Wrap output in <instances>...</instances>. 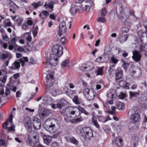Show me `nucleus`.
Returning <instances> with one entry per match:
<instances>
[{"label": "nucleus", "instance_id": "1", "mask_svg": "<svg viewBox=\"0 0 147 147\" xmlns=\"http://www.w3.org/2000/svg\"><path fill=\"white\" fill-rule=\"evenodd\" d=\"M65 115L68 118H72V116L75 115L76 117L80 116V112L77 107H69L66 109Z\"/></svg>", "mask_w": 147, "mask_h": 147}, {"label": "nucleus", "instance_id": "2", "mask_svg": "<svg viewBox=\"0 0 147 147\" xmlns=\"http://www.w3.org/2000/svg\"><path fill=\"white\" fill-rule=\"evenodd\" d=\"M80 133L84 138L90 139L93 136L92 130L88 127L81 128L80 130Z\"/></svg>", "mask_w": 147, "mask_h": 147}, {"label": "nucleus", "instance_id": "3", "mask_svg": "<svg viewBox=\"0 0 147 147\" xmlns=\"http://www.w3.org/2000/svg\"><path fill=\"white\" fill-rule=\"evenodd\" d=\"M63 48L59 45H56L54 46L52 48V53L51 55H53L54 56L59 57L63 54Z\"/></svg>", "mask_w": 147, "mask_h": 147}, {"label": "nucleus", "instance_id": "4", "mask_svg": "<svg viewBox=\"0 0 147 147\" xmlns=\"http://www.w3.org/2000/svg\"><path fill=\"white\" fill-rule=\"evenodd\" d=\"M55 121L57 122L56 124L52 122L49 125H47L45 124L44 125V128L45 130L50 133L55 132L57 129L56 126H59L57 122L58 121L56 120H55Z\"/></svg>", "mask_w": 147, "mask_h": 147}, {"label": "nucleus", "instance_id": "5", "mask_svg": "<svg viewBox=\"0 0 147 147\" xmlns=\"http://www.w3.org/2000/svg\"><path fill=\"white\" fill-rule=\"evenodd\" d=\"M83 92L84 96L89 100H93L95 97V93L93 91L90 92V89L88 88L85 89Z\"/></svg>", "mask_w": 147, "mask_h": 147}, {"label": "nucleus", "instance_id": "6", "mask_svg": "<svg viewBox=\"0 0 147 147\" xmlns=\"http://www.w3.org/2000/svg\"><path fill=\"white\" fill-rule=\"evenodd\" d=\"M92 1L91 0H84L81 4V9L88 11L91 7V4Z\"/></svg>", "mask_w": 147, "mask_h": 147}, {"label": "nucleus", "instance_id": "7", "mask_svg": "<svg viewBox=\"0 0 147 147\" xmlns=\"http://www.w3.org/2000/svg\"><path fill=\"white\" fill-rule=\"evenodd\" d=\"M59 28V30L58 33L59 36L63 35L64 36L67 35L66 24L65 21H63L60 23Z\"/></svg>", "mask_w": 147, "mask_h": 147}, {"label": "nucleus", "instance_id": "8", "mask_svg": "<svg viewBox=\"0 0 147 147\" xmlns=\"http://www.w3.org/2000/svg\"><path fill=\"white\" fill-rule=\"evenodd\" d=\"M58 57L53 55H51L49 60H48L46 62V65H48L50 64L52 65L55 66L58 63Z\"/></svg>", "mask_w": 147, "mask_h": 147}, {"label": "nucleus", "instance_id": "9", "mask_svg": "<svg viewBox=\"0 0 147 147\" xmlns=\"http://www.w3.org/2000/svg\"><path fill=\"white\" fill-rule=\"evenodd\" d=\"M33 132V131L29 132L28 135L25 138L26 144L32 147L35 145V144L33 142L32 140V135Z\"/></svg>", "mask_w": 147, "mask_h": 147}, {"label": "nucleus", "instance_id": "10", "mask_svg": "<svg viewBox=\"0 0 147 147\" xmlns=\"http://www.w3.org/2000/svg\"><path fill=\"white\" fill-rule=\"evenodd\" d=\"M130 119L131 122L133 123H135L139 121L140 117L138 113H135L130 115Z\"/></svg>", "mask_w": 147, "mask_h": 147}, {"label": "nucleus", "instance_id": "11", "mask_svg": "<svg viewBox=\"0 0 147 147\" xmlns=\"http://www.w3.org/2000/svg\"><path fill=\"white\" fill-rule=\"evenodd\" d=\"M133 54L132 58L133 60L136 62H138L140 60L142 55L140 51L135 50L133 51Z\"/></svg>", "mask_w": 147, "mask_h": 147}, {"label": "nucleus", "instance_id": "12", "mask_svg": "<svg viewBox=\"0 0 147 147\" xmlns=\"http://www.w3.org/2000/svg\"><path fill=\"white\" fill-rule=\"evenodd\" d=\"M109 60L108 55L106 53H104L101 56L97 58L96 61L98 63H104Z\"/></svg>", "mask_w": 147, "mask_h": 147}, {"label": "nucleus", "instance_id": "13", "mask_svg": "<svg viewBox=\"0 0 147 147\" xmlns=\"http://www.w3.org/2000/svg\"><path fill=\"white\" fill-rule=\"evenodd\" d=\"M33 124L35 129H38L41 127V123L40 121L37 118H35L33 120Z\"/></svg>", "mask_w": 147, "mask_h": 147}, {"label": "nucleus", "instance_id": "14", "mask_svg": "<svg viewBox=\"0 0 147 147\" xmlns=\"http://www.w3.org/2000/svg\"><path fill=\"white\" fill-rule=\"evenodd\" d=\"M24 123L25 127L28 130L31 128V121L29 117H26L24 118Z\"/></svg>", "mask_w": 147, "mask_h": 147}, {"label": "nucleus", "instance_id": "15", "mask_svg": "<svg viewBox=\"0 0 147 147\" xmlns=\"http://www.w3.org/2000/svg\"><path fill=\"white\" fill-rule=\"evenodd\" d=\"M18 60L14 61L11 65V66L9 67V70H16L19 69L20 67V62Z\"/></svg>", "mask_w": 147, "mask_h": 147}, {"label": "nucleus", "instance_id": "16", "mask_svg": "<svg viewBox=\"0 0 147 147\" xmlns=\"http://www.w3.org/2000/svg\"><path fill=\"white\" fill-rule=\"evenodd\" d=\"M42 98L43 100V103L46 105H51L52 103L51 102L52 98L49 97L46 94H44L42 96Z\"/></svg>", "mask_w": 147, "mask_h": 147}, {"label": "nucleus", "instance_id": "17", "mask_svg": "<svg viewBox=\"0 0 147 147\" xmlns=\"http://www.w3.org/2000/svg\"><path fill=\"white\" fill-rule=\"evenodd\" d=\"M94 67V65L91 62L88 63L84 67L82 66L80 67V69L82 70L88 71L92 69Z\"/></svg>", "mask_w": 147, "mask_h": 147}, {"label": "nucleus", "instance_id": "18", "mask_svg": "<svg viewBox=\"0 0 147 147\" xmlns=\"http://www.w3.org/2000/svg\"><path fill=\"white\" fill-rule=\"evenodd\" d=\"M9 7L10 11H12L13 13H15L16 11L19 8V7L12 1H11L9 3Z\"/></svg>", "mask_w": 147, "mask_h": 147}, {"label": "nucleus", "instance_id": "19", "mask_svg": "<svg viewBox=\"0 0 147 147\" xmlns=\"http://www.w3.org/2000/svg\"><path fill=\"white\" fill-rule=\"evenodd\" d=\"M115 79L118 80L122 78L123 75V72L121 68H118L116 70Z\"/></svg>", "mask_w": 147, "mask_h": 147}, {"label": "nucleus", "instance_id": "20", "mask_svg": "<svg viewBox=\"0 0 147 147\" xmlns=\"http://www.w3.org/2000/svg\"><path fill=\"white\" fill-rule=\"evenodd\" d=\"M53 75L52 74H48L46 77L47 80V85H49V86H51L52 84V80H53Z\"/></svg>", "mask_w": 147, "mask_h": 147}, {"label": "nucleus", "instance_id": "21", "mask_svg": "<svg viewBox=\"0 0 147 147\" xmlns=\"http://www.w3.org/2000/svg\"><path fill=\"white\" fill-rule=\"evenodd\" d=\"M80 7L78 5H72L69 10V12L72 15L75 14L76 12L79 9Z\"/></svg>", "mask_w": 147, "mask_h": 147}, {"label": "nucleus", "instance_id": "22", "mask_svg": "<svg viewBox=\"0 0 147 147\" xmlns=\"http://www.w3.org/2000/svg\"><path fill=\"white\" fill-rule=\"evenodd\" d=\"M43 139L44 142L47 145H49L52 140L50 136L46 135L43 136Z\"/></svg>", "mask_w": 147, "mask_h": 147}, {"label": "nucleus", "instance_id": "23", "mask_svg": "<svg viewBox=\"0 0 147 147\" xmlns=\"http://www.w3.org/2000/svg\"><path fill=\"white\" fill-rule=\"evenodd\" d=\"M61 90L60 89H57V90L52 89L51 91V94L54 96L61 94Z\"/></svg>", "mask_w": 147, "mask_h": 147}, {"label": "nucleus", "instance_id": "24", "mask_svg": "<svg viewBox=\"0 0 147 147\" xmlns=\"http://www.w3.org/2000/svg\"><path fill=\"white\" fill-rule=\"evenodd\" d=\"M115 144L118 147H121L123 145L122 140L119 137L116 138L115 140Z\"/></svg>", "mask_w": 147, "mask_h": 147}, {"label": "nucleus", "instance_id": "25", "mask_svg": "<svg viewBox=\"0 0 147 147\" xmlns=\"http://www.w3.org/2000/svg\"><path fill=\"white\" fill-rule=\"evenodd\" d=\"M128 34H125L123 35H119V38L120 42L123 43L125 42L128 37Z\"/></svg>", "mask_w": 147, "mask_h": 147}, {"label": "nucleus", "instance_id": "26", "mask_svg": "<svg viewBox=\"0 0 147 147\" xmlns=\"http://www.w3.org/2000/svg\"><path fill=\"white\" fill-rule=\"evenodd\" d=\"M129 98L130 99H132L133 97H137L139 95L140 92H135L131 91L129 92Z\"/></svg>", "mask_w": 147, "mask_h": 147}, {"label": "nucleus", "instance_id": "27", "mask_svg": "<svg viewBox=\"0 0 147 147\" xmlns=\"http://www.w3.org/2000/svg\"><path fill=\"white\" fill-rule=\"evenodd\" d=\"M117 108L119 110H124L125 109V107L123 102H118L116 104Z\"/></svg>", "mask_w": 147, "mask_h": 147}, {"label": "nucleus", "instance_id": "28", "mask_svg": "<svg viewBox=\"0 0 147 147\" xmlns=\"http://www.w3.org/2000/svg\"><path fill=\"white\" fill-rule=\"evenodd\" d=\"M18 61L21 63L22 66H23L25 64L24 61L25 62H27L28 60L27 57H23L22 58L20 59Z\"/></svg>", "mask_w": 147, "mask_h": 147}, {"label": "nucleus", "instance_id": "29", "mask_svg": "<svg viewBox=\"0 0 147 147\" xmlns=\"http://www.w3.org/2000/svg\"><path fill=\"white\" fill-rule=\"evenodd\" d=\"M83 120V118L82 117H80L76 118V119H71V122L72 123H76L82 121Z\"/></svg>", "mask_w": 147, "mask_h": 147}, {"label": "nucleus", "instance_id": "30", "mask_svg": "<svg viewBox=\"0 0 147 147\" xmlns=\"http://www.w3.org/2000/svg\"><path fill=\"white\" fill-rule=\"evenodd\" d=\"M66 93L67 95L71 98H72L74 95V91L70 89H68L67 91H66Z\"/></svg>", "mask_w": 147, "mask_h": 147}, {"label": "nucleus", "instance_id": "31", "mask_svg": "<svg viewBox=\"0 0 147 147\" xmlns=\"http://www.w3.org/2000/svg\"><path fill=\"white\" fill-rule=\"evenodd\" d=\"M69 142L75 145H78V141L74 137L69 138Z\"/></svg>", "mask_w": 147, "mask_h": 147}, {"label": "nucleus", "instance_id": "32", "mask_svg": "<svg viewBox=\"0 0 147 147\" xmlns=\"http://www.w3.org/2000/svg\"><path fill=\"white\" fill-rule=\"evenodd\" d=\"M78 109L79 110V112H80V115L81 112L82 113H84L86 115H88V113L87 112L84 108L80 107H78Z\"/></svg>", "mask_w": 147, "mask_h": 147}, {"label": "nucleus", "instance_id": "33", "mask_svg": "<svg viewBox=\"0 0 147 147\" xmlns=\"http://www.w3.org/2000/svg\"><path fill=\"white\" fill-rule=\"evenodd\" d=\"M92 121L94 125L97 128H99V125L97 120L95 119L94 117H93L92 118Z\"/></svg>", "mask_w": 147, "mask_h": 147}, {"label": "nucleus", "instance_id": "34", "mask_svg": "<svg viewBox=\"0 0 147 147\" xmlns=\"http://www.w3.org/2000/svg\"><path fill=\"white\" fill-rule=\"evenodd\" d=\"M129 28L127 27H124L122 28L121 29V32L122 34L126 33L129 31Z\"/></svg>", "mask_w": 147, "mask_h": 147}, {"label": "nucleus", "instance_id": "35", "mask_svg": "<svg viewBox=\"0 0 147 147\" xmlns=\"http://www.w3.org/2000/svg\"><path fill=\"white\" fill-rule=\"evenodd\" d=\"M121 14L122 15V16H121L120 17V18L121 19H122L123 21H125V25H127V24H126V20H127V19L128 16L127 15L126 16V15H125V14L122 15V14Z\"/></svg>", "mask_w": 147, "mask_h": 147}, {"label": "nucleus", "instance_id": "36", "mask_svg": "<svg viewBox=\"0 0 147 147\" xmlns=\"http://www.w3.org/2000/svg\"><path fill=\"white\" fill-rule=\"evenodd\" d=\"M14 48L19 52H22L24 51L22 47L16 44L14 46Z\"/></svg>", "mask_w": 147, "mask_h": 147}, {"label": "nucleus", "instance_id": "37", "mask_svg": "<svg viewBox=\"0 0 147 147\" xmlns=\"http://www.w3.org/2000/svg\"><path fill=\"white\" fill-rule=\"evenodd\" d=\"M140 51L141 52H147V49H146V47L143 46L142 45H140Z\"/></svg>", "mask_w": 147, "mask_h": 147}, {"label": "nucleus", "instance_id": "38", "mask_svg": "<svg viewBox=\"0 0 147 147\" xmlns=\"http://www.w3.org/2000/svg\"><path fill=\"white\" fill-rule=\"evenodd\" d=\"M121 61L123 63V66L125 70H126L127 68L129 65V64L128 63L126 62L124 59H122Z\"/></svg>", "mask_w": 147, "mask_h": 147}, {"label": "nucleus", "instance_id": "39", "mask_svg": "<svg viewBox=\"0 0 147 147\" xmlns=\"http://www.w3.org/2000/svg\"><path fill=\"white\" fill-rule=\"evenodd\" d=\"M103 67H102L101 68H98L97 71V75H102L103 74Z\"/></svg>", "mask_w": 147, "mask_h": 147}, {"label": "nucleus", "instance_id": "40", "mask_svg": "<svg viewBox=\"0 0 147 147\" xmlns=\"http://www.w3.org/2000/svg\"><path fill=\"white\" fill-rule=\"evenodd\" d=\"M41 2L40 1L38 2V3L34 2L32 4V5L34 8L36 9L38 6L41 5Z\"/></svg>", "mask_w": 147, "mask_h": 147}, {"label": "nucleus", "instance_id": "41", "mask_svg": "<svg viewBox=\"0 0 147 147\" xmlns=\"http://www.w3.org/2000/svg\"><path fill=\"white\" fill-rule=\"evenodd\" d=\"M69 61L68 59H66L63 61L61 63V66L62 67H65L67 64L69 63Z\"/></svg>", "mask_w": 147, "mask_h": 147}, {"label": "nucleus", "instance_id": "42", "mask_svg": "<svg viewBox=\"0 0 147 147\" xmlns=\"http://www.w3.org/2000/svg\"><path fill=\"white\" fill-rule=\"evenodd\" d=\"M97 21L98 22L102 23H105L106 21L105 18L103 17L98 18L97 20Z\"/></svg>", "mask_w": 147, "mask_h": 147}, {"label": "nucleus", "instance_id": "43", "mask_svg": "<svg viewBox=\"0 0 147 147\" xmlns=\"http://www.w3.org/2000/svg\"><path fill=\"white\" fill-rule=\"evenodd\" d=\"M73 101L76 104H80L79 98L77 96H75L74 98L73 99Z\"/></svg>", "mask_w": 147, "mask_h": 147}, {"label": "nucleus", "instance_id": "44", "mask_svg": "<svg viewBox=\"0 0 147 147\" xmlns=\"http://www.w3.org/2000/svg\"><path fill=\"white\" fill-rule=\"evenodd\" d=\"M99 119L98 120L99 121H102L103 122L105 123L107 121H108L110 119V117L109 116L107 117V118L104 120V121H102V120H100V119H102L104 118V117L102 116H98Z\"/></svg>", "mask_w": 147, "mask_h": 147}, {"label": "nucleus", "instance_id": "45", "mask_svg": "<svg viewBox=\"0 0 147 147\" xmlns=\"http://www.w3.org/2000/svg\"><path fill=\"white\" fill-rule=\"evenodd\" d=\"M107 13L106 8L104 7L102 10L101 13V15L102 17H103L105 16Z\"/></svg>", "mask_w": 147, "mask_h": 147}, {"label": "nucleus", "instance_id": "46", "mask_svg": "<svg viewBox=\"0 0 147 147\" xmlns=\"http://www.w3.org/2000/svg\"><path fill=\"white\" fill-rule=\"evenodd\" d=\"M33 131V132L32 133V138L33 137L35 139H36L38 137V134L36 132H35L33 131Z\"/></svg>", "mask_w": 147, "mask_h": 147}, {"label": "nucleus", "instance_id": "47", "mask_svg": "<svg viewBox=\"0 0 147 147\" xmlns=\"http://www.w3.org/2000/svg\"><path fill=\"white\" fill-rule=\"evenodd\" d=\"M104 131L107 133H109L110 131V129L108 126H105L103 127Z\"/></svg>", "mask_w": 147, "mask_h": 147}, {"label": "nucleus", "instance_id": "48", "mask_svg": "<svg viewBox=\"0 0 147 147\" xmlns=\"http://www.w3.org/2000/svg\"><path fill=\"white\" fill-rule=\"evenodd\" d=\"M111 62L112 63H113L115 64H117L118 61V60H117V59L114 58V57H111Z\"/></svg>", "mask_w": 147, "mask_h": 147}, {"label": "nucleus", "instance_id": "49", "mask_svg": "<svg viewBox=\"0 0 147 147\" xmlns=\"http://www.w3.org/2000/svg\"><path fill=\"white\" fill-rule=\"evenodd\" d=\"M59 102L62 104L63 107L65 106V104L67 103V101L64 99H61Z\"/></svg>", "mask_w": 147, "mask_h": 147}, {"label": "nucleus", "instance_id": "50", "mask_svg": "<svg viewBox=\"0 0 147 147\" xmlns=\"http://www.w3.org/2000/svg\"><path fill=\"white\" fill-rule=\"evenodd\" d=\"M116 109V107L115 106H112L111 107L112 111H109V113L113 115Z\"/></svg>", "mask_w": 147, "mask_h": 147}, {"label": "nucleus", "instance_id": "51", "mask_svg": "<svg viewBox=\"0 0 147 147\" xmlns=\"http://www.w3.org/2000/svg\"><path fill=\"white\" fill-rule=\"evenodd\" d=\"M51 147H58V143L56 142H53L51 144Z\"/></svg>", "mask_w": 147, "mask_h": 147}, {"label": "nucleus", "instance_id": "52", "mask_svg": "<svg viewBox=\"0 0 147 147\" xmlns=\"http://www.w3.org/2000/svg\"><path fill=\"white\" fill-rule=\"evenodd\" d=\"M12 112H11V113L10 115L9 118V122H10L11 125H12L13 124V123L12 121L13 117V115L12 114Z\"/></svg>", "mask_w": 147, "mask_h": 147}, {"label": "nucleus", "instance_id": "53", "mask_svg": "<svg viewBox=\"0 0 147 147\" xmlns=\"http://www.w3.org/2000/svg\"><path fill=\"white\" fill-rule=\"evenodd\" d=\"M126 82L124 81H121L119 82V84L120 86L123 87L125 85Z\"/></svg>", "mask_w": 147, "mask_h": 147}, {"label": "nucleus", "instance_id": "54", "mask_svg": "<svg viewBox=\"0 0 147 147\" xmlns=\"http://www.w3.org/2000/svg\"><path fill=\"white\" fill-rule=\"evenodd\" d=\"M7 75H5L3 76V78L2 80L1 79L0 80L3 83H5L6 82L7 79Z\"/></svg>", "mask_w": 147, "mask_h": 147}, {"label": "nucleus", "instance_id": "55", "mask_svg": "<svg viewBox=\"0 0 147 147\" xmlns=\"http://www.w3.org/2000/svg\"><path fill=\"white\" fill-rule=\"evenodd\" d=\"M126 96V94L122 92H121L119 95V97L121 99H123Z\"/></svg>", "mask_w": 147, "mask_h": 147}, {"label": "nucleus", "instance_id": "56", "mask_svg": "<svg viewBox=\"0 0 147 147\" xmlns=\"http://www.w3.org/2000/svg\"><path fill=\"white\" fill-rule=\"evenodd\" d=\"M28 25L26 23L24 24L22 26V29L25 30L28 28Z\"/></svg>", "mask_w": 147, "mask_h": 147}, {"label": "nucleus", "instance_id": "57", "mask_svg": "<svg viewBox=\"0 0 147 147\" xmlns=\"http://www.w3.org/2000/svg\"><path fill=\"white\" fill-rule=\"evenodd\" d=\"M16 37L13 38L11 40V42L12 45H15V44L16 43Z\"/></svg>", "mask_w": 147, "mask_h": 147}, {"label": "nucleus", "instance_id": "58", "mask_svg": "<svg viewBox=\"0 0 147 147\" xmlns=\"http://www.w3.org/2000/svg\"><path fill=\"white\" fill-rule=\"evenodd\" d=\"M42 14L44 15V16H45L46 17L48 16L49 14L48 12L46 10H44L42 11Z\"/></svg>", "mask_w": 147, "mask_h": 147}, {"label": "nucleus", "instance_id": "59", "mask_svg": "<svg viewBox=\"0 0 147 147\" xmlns=\"http://www.w3.org/2000/svg\"><path fill=\"white\" fill-rule=\"evenodd\" d=\"M107 96L109 98H113L114 94H113L111 92H110L108 93Z\"/></svg>", "mask_w": 147, "mask_h": 147}, {"label": "nucleus", "instance_id": "60", "mask_svg": "<svg viewBox=\"0 0 147 147\" xmlns=\"http://www.w3.org/2000/svg\"><path fill=\"white\" fill-rule=\"evenodd\" d=\"M5 144V141L4 140L1 139L0 140V144L1 146H4Z\"/></svg>", "mask_w": 147, "mask_h": 147}, {"label": "nucleus", "instance_id": "61", "mask_svg": "<svg viewBox=\"0 0 147 147\" xmlns=\"http://www.w3.org/2000/svg\"><path fill=\"white\" fill-rule=\"evenodd\" d=\"M7 121L5 122L3 124V127L4 129H7Z\"/></svg>", "mask_w": 147, "mask_h": 147}, {"label": "nucleus", "instance_id": "62", "mask_svg": "<svg viewBox=\"0 0 147 147\" xmlns=\"http://www.w3.org/2000/svg\"><path fill=\"white\" fill-rule=\"evenodd\" d=\"M8 57V54L7 53H4L2 55L1 58L3 59H5Z\"/></svg>", "mask_w": 147, "mask_h": 147}, {"label": "nucleus", "instance_id": "63", "mask_svg": "<svg viewBox=\"0 0 147 147\" xmlns=\"http://www.w3.org/2000/svg\"><path fill=\"white\" fill-rule=\"evenodd\" d=\"M10 90L8 88H6L5 90V94L6 95H8L10 93Z\"/></svg>", "mask_w": 147, "mask_h": 147}, {"label": "nucleus", "instance_id": "64", "mask_svg": "<svg viewBox=\"0 0 147 147\" xmlns=\"http://www.w3.org/2000/svg\"><path fill=\"white\" fill-rule=\"evenodd\" d=\"M66 39L64 37H63L61 38V41L62 44H64L66 41Z\"/></svg>", "mask_w": 147, "mask_h": 147}]
</instances>
